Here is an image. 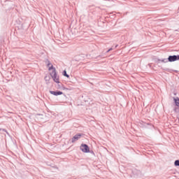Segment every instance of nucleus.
<instances>
[{
	"instance_id": "1",
	"label": "nucleus",
	"mask_w": 179,
	"mask_h": 179,
	"mask_svg": "<svg viewBox=\"0 0 179 179\" xmlns=\"http://www.w3.org/2000/svg\"><path fill=\"white\" fill-rule=\"evenodd\" d=\"M50 76L52 78L54 82L55 83H59V77L57 76V70L54 69V71H52L50 73Z\"/></svg>"
},
{
	"instance_id": "2",
	"label": "nucleus",
	"mask_w": 179,
	"mask_h": 179,
	"mask_svg": "<svg viewBox=\"0 0 179 179\" xmlns=\"http://www.w3.org/2000/svg\"><path fill=\"white\" fill-rule=\"evenodd\" d=\"M80 149L83 153H90V150L89 149V145H87V144H81Z\"/></svg>"
},
{
	"instance_id": "3",
	"label": "nucleus",
	"mask_w": 179,
	"mask_h": 179,
	"mask_svg": "<svg viewBox=\"0 0 179 179\" xmlns=\"http://www.w3.org/2000/svg\"><path fill=\"white\" fill-rule=\"evenodd\" d=\"M175 61H179V55H170L168 57V62H175Z\"/></svg>"
},
{
	"instance_id": "4",
	"label": "nucleus",
	"mask_w": 179,
	"mask_h": 179,
	"mask_svg": "<svg viewBox=\"0 0 179 179\" xmlns=\"http://www.w3.org/2000/svg\"><path fill=\"white\" fill-rule=\"evenodd\" d=\"M82 138V134H76L72 138H71V142L72 143H74V142H76V141H78Z\"/></svg>"
},
{
	"instance_id": "5",
	"label": "nucleus",
	"mask_w": 179,
	"mask_h": 179,
	"mask_svg": "<svg viewBox=\"0 0 179 179\" xmlns=\"http://www.w3.org/2000/svg\"><path fill=\"white\" fill-rule=\"evenodd\" d=\"M148 125H150V123H146L142 120L138 122V126H140L141 128H146Z\"/></svg>"
},
{
	"instance_id": "6",
	"label": "nucleus",
	"mask_w": 179,
	"mask_h": 179,
	"mask_svg": "<svg viewBox=\"0 0 179 179\" xmlns=\"http://www.w3.org/2000/svg\"><path fill=\"white\" fill-rule=\"evenodd\" d=\"M50 94L53 96H61V94H64V92L57 90V91H50Z\"/></svg>"
},
{
	"instance_id": "7",
	"label": "nucleus",
	"mask_w": 179,
	"mask_h": 179,
	"mask_svg": "<svg viewBox=\"0 0 179 179\" xmlns=\"http://www.w3.org/2000/svg\"><path fill=\"white\" fill-rule=\"evenodd\" d=\"M46 64L48 63V66H50V65H51L50 67H49V71H51V69L52 71H54V69H55V68L54 67V66H52V64H51V63L50 62V60H48V59H46L45 61Z\"/></svg>"
},
{
	"instance_id": "8",
	"label": "nucleus",
	"mask_w": 179,
	"mask_h": 179,
	"mask_svg": "<svg viewBox=\"0 0 179 179\" xmlns=\"http://www.w3.org/2000/svg\"><path fill=\"white\" fill-rule=\"evenodd\" d=\"M173 101L175 103V106H176V107H179V98L178 97H173Z\"/></svg>"
},
{
	"instance_id": "9",
	"label": "nucleus",
	"mask_w": 179,
	"mask_h": 179,
	"mask_svg": "<svg viewBox=\"0 0 179 179\" xmlns=\"http://www.w3.org/2000/svg\"><path fill=\"white\" fill-rule=\"evenodd\" d=\"M158 61L159 62H164V64H166V62H169V59H159Z\"/></svg>"
},
{
	"instance_id": "10",
	"label": "nucleus",
	"mask_w": 179,
	"mask_h": 179,
	"mask_svg": "<svg viewBox=\"0 0 179 179\" xmlns=\"http://www.w3.org/2000/svg\"><path fill=\"white\" fill-rule=\"evenodd\" d=\"M63 76H66V78H69V75L68 73H66V71L64 70L63 71Z\"/></svg>"
},
{
	"instance_id": "11",
	"label": "nucleus",
	"mask_w": 179,
	"mask_h": 179,
	"mask_svg": "<svg viewBox=\"0 0 179 179\" xmlns=\"http://www.w3.org/2000/svg\"><path fill=\"white\" fill-rule=\"evenodd\" d=\"M174 166H176V167H179V159L175 161Z\"/></svg>"
},
{
	"instance_id": "12",
	"label": "nucleus",
	"mask_w": 179,
	"mask_h": 179,
	"mask_svg": "<svg viewBox=\"0 0 179 179\" xmlns=\"http://www.w3.org/2000/svg\"><path fill=\"white\" fill-rule=\"evenodd\" d=\"M133 173H136V174H139V173H141V171L137 170V169H134V170L133 171Z\"/></svg>"
},
{
	"instance_id": "13",
	"label": "nucleus",
	"mask_w": 179,
	"mask_h": 179,
	"mask_svg": "<svg viewBox=\"0 0 179 179\" xmlns=\"http://www.w3.org/2000/svg\"><path fill=\"white\" fill-rule=\"evenodd\" d=\"M177 110H178L177 108H176L174 109L175 113H177Z\"/></svg>"
},
{
	"instance_id": "14",
	"label": "nucleus",
	"mask_w": 179,
	"mask_h": 179,
	"mask_svg": "<svg viewBox=\"0 0 179 179\" xmlns=\"http://www.w3.org/2000/svg\"><path fill=\"white\" fill-rule=\"evenodd\" d=\"M109 51H113V48H110V49H108Z\"/></svg>"
},
{
	"instance_id": "15",
	"label": "nucleus",
	"mask_w": 179,
	"mask_h": 179,
	"mask_svg": "<svg viewBox=\"0 0 179 179\" xmlns=\"http://www.w3.org/2000/svg\"><path fill=\"white\" fill-rule=\"evenodd\" d=\"M117 47H118V45H116L115 47V48H117Z\"/></svg>"
},
{
	"instance_id": "16",
	"label": "nucleus",
	"mask_w": 179,
	"mask_h": 179,
	"mask_svg": "<svg viewBox=\"0 0 179 179\" xmlns=\"http://www.w3.org/2000/svg\"><path fill=\"white\" fill-rule=\"evenodd\" d=\"M106 52H110V50H108L106 51Z\"/></svg>"
},
{
	"instance_id": "17",
	"label": "nucleus",
	"mask_w": 179,
	"mask_h": 179,
	"mask_svg": "<svg viewBox=\"0 0 179 179\" xmlns=\"http://www.w3.org/2000/svg\"><path fill=\"white\" fill-rule=\"evenodd\" d=\"M45 80H47V77L45 78Z\"/></svg>"
},
{
	"instance_id": "18",
	"label": "nucleus",
	"mask_w": 179,
	"mask_h": 179,
	"mask_svg": "<svg viewBox=\"0 0 179 179\" xmlns=\"http://www.w3.org/2000/svg\"><path fill=\"white\" fill-rule=\"evenodd\" d=\"M0 131H1V129H0Z\"/></svg>"
}]
</instances>
